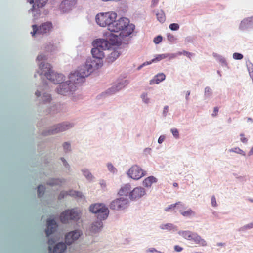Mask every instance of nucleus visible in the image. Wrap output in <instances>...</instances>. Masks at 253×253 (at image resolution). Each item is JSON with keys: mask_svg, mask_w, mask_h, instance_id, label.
I'll list each match as a JSON object with an SVG mask.
<instances>
[{"mask_svg": "<svg viewBox=\"0 0 253 253\" xmlns=\"http://www.w3.org/2000/svg\"><path fill=\"white\" fill-rule=\"evenodd\" d=\"M72 127V125L70 123H63L58 124L54 126V128L50 130L45 135L54 134L60 132L68 130Z\"/></svg>", "mask_w": 253, "mask_h": 253, "instance_id": "f8f14e48", "label": "nucleus"}, {"mask_svg": "<svg viewBox=\"0 0 253 253\" xmlns=\"http://www.w3.org/2000/svg\"><path fill=\"white\" fill-rule=\"evenodd\" d=\"M180 204H181L180 202H178L175 204H171V205H169L168 207L165 208V211H169L170 210L174 209L177 206L180 205Z\"/></svg>", "mask_w": 253, "mask_h": 253, "instance_id": "473e14b6", "label": "nucleus"}, {"mask_svg": "<svg viewBox=\"0 0 253 253\" xmlns=\"http://www.w3.org/2000/svg\"><path fill=\"white\" fill-rule=\"evenodd\" d=\"M81 212L75 209L67 210L63 212L60 215V221L63 223H67L70 220H77L80 219Z\"/></svg>", "mask_w": 253, "mask_h": 253, "instance_id": "0eeeda50", "label": "nucleus"}, {"mask_svg": "<svg viewBox=\"0 0 253 253\" xmlns=\"http://www.w3.org/2000/svg\"><path fill=\"white\" fill-rule=\"evenodd\" d=\"M159 0H153L152 1L153 2V4H157Z\"/></svg>", "mask_w": 253, "mask_h": 253, "instance_id": "69168bd1", "label": "nucleus"}, {"mask_svg": "<svg viewBox=\"0 0 253 253\" xmlns=\"http://www.w3.org/2000/svg\"><path fill=\"white\" fill-rule=\"evenodd\" d=\"M103 224L101 221H97L94 222L91 227V231L92 232H97L102 227Z\"/></svg>", "mask_w": 253, "mask_h": 253, "instance_id": "bb28decb", "label": "nucleus"}, {"mask_svg": "<svg viewBox=\"0 0 253 253\" xmlns=\"http://www.w3.org/2000/svg\"><path fill=\"white\" fill-rule=\"evenodd\" d=\"M180 234L185 239L191 241L199 246H206L207 245L206 241L196 233L183 231Z\"/></svg>", "mask_w": 253, "mask_h": 253, "instance_id": "6e6552de", "label": "nucleus"}, {"mask_svg": "<svg viewBox=\"0 0 253 253\" xmlns=\"http://www.w3.org/2000/svg\"><path fill=\"white\" fill-rule=\"evenodd\" d=\"M131 185L130 184H126L121 187L120 189L118 192V194L120 196H126L130 193Z\"/></svg>", "mask_w": 253, "mask_h": 253, "instance_id": "aec40b11", "label": "nucleus"}, {"mask_svg": "<svg viewBox=\"0 0 253 253\" xmlns=\"http://www.w3.org/2000/svg\"><path fill=\"white\" fill-rule=\"evenodd\" d=\"M92 72V65L88 63L81 67L79 71L77 72L71 74L70 75L69 79L71 81H73L76 84H79L83 81L84 78L90 75Z\"/></svg>", "mask_w": 253, "mask_h": 253, "instance_id": "20e7f679", "label": "nucleus"}, {"mask_svg": "<svg viewBox=\"0 0 253 253\" xmlns=\"http://www.w3.org/2000/svg\"><path fill=\"white\" fill-rule=\"evenodd\" d=\"M70 2H71V5H75L76 3V0H70Z\"/></svg>", "mask_w": 253, "mask_h": 253, "instance_id": "052dcab7", "label": "nucleus"}, {"mask_svg": "<svg viewBox=\"0 0 253 253\" xmlns=\"http://www.w3.org/2000/svg\"><path fill=\"white\" fill-rule=\"evenodd\" d=\"M43 58V56L42 55H39L37 56V59L39 61L42 60Z\"/></svg>", "mask_w": 253, "mask_h": 253, "instance_id": "bf43d9fd", "label": "nucleus"}, {"mask_svg": "<svg viewBox=\"0 0 253 253\" xmlns=\"http://www.w3.org/2000/svg\"><path fill=\"white\" fill-rule=\"evenodd\" d=\"M103 51L100 48L96 47L92 49L91 53L94 58L100 60L102 59L104 56Z\"/></svg>", "mask_w": 253, "mask_h": 253, "instance_id": "412c9836", "label": "nucleus"}, {"mask_svg": "<svg viewBox=\"0 0 253 253\" xmlns=\"http://www.w3.org/2000/svg\"><path fill=\"white\" fill-rule=\"evenodd\" d=\"M157 181V178L154 176H151L146 178L143 181V185L146 187H150L153 183Z\"/></svg>", "mask_w": 253, "mask_h": 253, "instance_id": "b1692460", "label": "nucleus"}, {"mask_svg": "<svg viewBox=\"0 0 253 253\" xmlns=\"http://www.w3.org/2000/svg\"><path fill=\"white\" fill-rule=\"evenodd\" d=\"M153 62H152V60H151L150 61L145 62L143 63V64L142 65H141L140 67L139 68L140 69L141 67H142L143 66H146V65H150V64H151Z\"/></svg>", "mask_w": 253, "mask_h": 253, "instance_id": "864d4df0", "label": "nucleus"}, {"mask_svg": "<svg viewBox=\"0 0 253 253\" xmlns=\"http://www.w3.org/2000/svg\"><path fill=\"white\" fill-rule=\"evenodd\" d=\"M165 139V137L164 136H160L158 139V143H162Z\"/></svg>", "mask_w": 253, "mask_h": 253, "instance_id": "13d9d810", "label": "nucleus"}, {"mask_svg": "<svg viewBox=\"0 0 253 253\" xmlns=\"http://www.w3.org/2000/svg\"><path fill=\"white\" fill-rule=\"evenodd\" d=\"M141 98H142L143 101L146 103H148L149 101V99L147 96V94L146 93H143L141 95Z\"/></svg>", "mask_w": 253, "mask_h": 253, "instance_id": "a19ab883", "label": "nucleus"}, {"mask_svg": "<svg viewBox=\"0 0 253 253\" xmlns=\"http://www.w3.org/2000/svg\"><path fill=\"white\" fill-rule=\"evenodd\" d=\"M169 27L170 30L173 31H176L179 29V26L177 23H172L169 25Z\"/></svg>", "mask_w": 253, "mask_h": 253, "instance_id": "4c0bfd02", "label": "nucleus"}, {"mask_svg": "<svg viewBox=\"0 0 253 253\" xmlns=\"http://www.w3.org/2000/svg\"><path fill=\"white\" fill-rule=\"evenodd\" d=\"M128 204V201L126 198H117L111 202L110 208L115 210H123L127 207Z\"/></svg>", "mask_w": 253, "mask_h": 253, "instance_id": "9b49d317", "label": "nucleus"}, {"mask_svg": "<svg viewBox=\"0 0 253 253\" xmlns=\"http://www.w3.org/2000/svg\"><path fill=\"white\" fill-rule=\"evenodd\" d=\"M166 78V76L163 73H159L156 75L153 79L150 81V84L151 85L158 84L160 82L164 81Z\"/></svg>", "mask_w": 253, "mask_h": 253, "instance_id": "4be33fe9", "label": "nucleus"}, {"mask_svg": "<svg viewBox=\"0 0 253 253\" xmlns=\"http://www.w3.org/2000/svg\"><path fill=\"white\" fill-rule=\"evenodd\" d=\"M63 147L65 152H67L68 150H70V144L68 142H65L63 144Z\"/></svg>", "mask_w": 253, "mask_h": 253, "instance_id": "37998d69", "label": "nucleus"}, {"mask_svg": "<svg viewBox=\"0 0 253 253\" xmlns=\"http://www.w3.org/2000/svg\"><path fill=\"white\" fill-rule=\"evenodd\" d=\"M57 225L53 219L48 220L47 221V228L45 233L47 237L53 233L56 230Z\"/></svg>", "mask_w": 253, "mask_h": 253, "instance_id": "dca6fc26", "label": "nucleus"}, {"mask_svg": "<svg viewBox=\"0 0 253 253\" xmlns=\"http://www.w3.org/2000/svg\"><path fill=\"white\" fill-rule=\"evenodd\" d=\"M81 236L80 231L76 230L68 233L65 236V242L67 245H70L74 241L77 240Z\"/></svg>", "mask_w": 253, "mask_h": 253, "instance_id": "4468645a", "label": "nucleus"}, {"mask_svg": "<svg viewBox=\"0 0 253 253\" xmlns=\"http://www.w3.org/2000/svg\"><path fill=\"white\" fill-rule=\"evenodd\" d=\"M234 59L237 60H241L243 58V56L242 54L239 53H234L233 55Z\"/></svg>", "mask_w": 253, "mask_h": 253, "instance_id": "58836bf2", "label": "nucleus"}, {"mask_svg": "<svg viewBox=\"0 0 253 253\" xmlns=\"http://www.w3.org/2000/svg\"><path fill=\"white\" fill-rule=\"evenodd\" d=\"M156 16L157 19L160 22H163L165 21V15L163 11H161L157 13Z\"/></svg>", "mask_w": 253, "mask_h": 253, "instance_id": "c756f323", "label": "nucleus"}, {"mask_svg": "<svg viewBox=\"0 0 253 253\" xmlns=\"http://www.w3.org/2000/svg\"><path fill=\"white\" fill-rule=\"evenodd\" d=\"M171 132H172L173 135L176 137L178 138L179 136V132L176 128H172L171 129Z\"/></svg>", "mask_w": 253, "mask_h": 253, "instance_id": "79ce46f5", "label": "nucleus"}, {"mask_svg": "<svg viewBox=\"0 0 253 253\" xmlns=\"http://www.w3.org/2000/svg\"><path fill=\"white\" fill-rule=\"evenodd\" d=\"M127 174L132 179L138 180L146 175V172L138 166L133 165L129 169Z\"/></svg>", "mask_w": 253, "mask_h": 253, "instance_id": "9d476101", "label": "nucleus"}, {"mask_svg": "<svg viewBox=\"0 0 253 253\" xmlns=\"http://www.w3.org/2000/svg\"><path fill=\"white\" fill-rule=\"evenodd\" d=\"M218 112V108L217 107H215L214 108L213 113L212 114V116H216Z\"/></svg>", "mask_w": 253, "mask_h": 253, "instance_id": "603ef678", "label": "nucleus"}, {"mask_svg": "<svg viewBox=\"0 0 253 253\" xmlns=\"http://www.w3.org/2000/svg\"><path fill=\"white\" fill-rule=\"evenodd\" d=\"M162 40V37L161 36H158L154 39V42L156 44H158L161 42Z\"/></svg>", "mask_w": 253, "mask_h": 253, "instance_id": "ea45409f", "label": "nucleus"}, {"mask_svg": "<svg viewBox=\"0 0 253 253\" xmlns=\"http://www.w3.org/2000/svg\"><path fill=\"white\" fill-rule=\"evenodd\" d=\"M168 108H169V107L168 106H166L164 108L163 114L165 116L166 115L167 113L168 112Z\"/></svg>", "mask_w": 253, "mask_h": 253, "instance_id": "4d7b16f0", "label": "nucleus"}, {"mask_svg": "<svg viewBox=\"0 0 253 253\" xmlns=\"http://www.w3.org/2000/svg\"><path fill=\"white\" fill-rule=\"evenodd\" d=\"M120 55V52L118 50H114L109 55L107 58L108 63L112 62Z\"/></svg>", "mask_w": 253, "mask_h": 253, "instance_id": "a878e982", "label": "nucleus"}, {"mask_svg": "<svg viewBox=\"0 0 253 253\" xmlns=\"http://www.w3.org/2000/svg\"><path fill=\"white\" fill-rule=\"evenodd\" d=\"M35 94H36V95L37 96L39 97V96H40L41 93H40V91H36V92Z\"/></svg>", "mask_w": 253, "mask_h": 253, "instance_id": "e2e57ef3", "label": "nucleus"}, {"mask_svg": "<svg viewBox=\"0 0 253 253\" xmlns=\"http://www.w3.org/2000/svg\"><path fill=\"white\" fill-rule=\"evenodd\" d=\"M66 249V245L62 242L58 243L54 248L53 253H63Z\"/></svg>", "mask_w": 253, "mask_h": 253, "instance_id": "5701e85b", "label": "nucleus"}, {"mask_svg": "<svg viewBox=\"0 0 253 253\" xmlns=\"http://www.w3.org/2000/svg\"><path fill=\"white\" fill-rule=\"evenodd\" d=\"M161 228L162 229H167L169 230H170L173 229V225L171 223H167L166 224L162 225Z\"/></svg>", "mask_w": 253, "mask_h": 253, "instance_id": "72a5a7b5", "label": "nucleus"}, {"mask_svg": "<svg viewBox=\"0 0 253 253\" xmlns=\"http://www.w3.org/2000/svg\"><path fill=\"white\" fill-rule=\"evenodd\" d=\"M96 47L100 48L102 50L108 49L110 47V43L107 40L104 39H98L95 42Z\"/></svg>", "mask_w": 253, "mask_h": 253, "instance_id": "a211bd4d", "label": "nucleus"}, {"mask_svg": "<svg viewBox=\"0 0 253 253\" xmlns=\"http://www.w3.org/2000/svg\"><path fill=\"white\" fill-rule=\"evenodd\" d=\"M33 31L31 34L33 36L35 35H44L49 34L53 29V24L51 22L42 23L40 26L33 25L32 26Z\"/></svg>", "mask_w": 253, "mask_h": 253, "instance_id": "423d86ee", "label": "nucleus"}, {"mask_svg": "<svg viewBox=\"0 0 253 253\" xmlns=\"http://www.w3.org/2000/svg\"><path fill=\"white\" fill-rule=\"evenodd\" d=\"M107 167L109 170L112 172H115L116 171V169L113 167L111 164H108Z\"/></svg>", "mask_w": 253, "mask_h": 253, "instance_id": "49530a36", "label": "nucleus"}, {"mask_svg": "<svg viewBox=\"0 0 253 253\" xmlns=\"http://www.w3.org/2000/svg\"><path fill=\"white\" fill-rule=\"evenodd\" d=\"M175 56L173 54H170L169 53H165L162 54L157 55L156 57L152 59V62H156L161 61V60L169 58L171 59L175 57Z\"/></svg>", "mask_w": 253, "mask_h": 253, "instance_id": "393cba45", "label": "nucleus"}, {"mask_svg": "<svg viewBox=\"0 0 253 253\" xmlns=\"http://www.w3.org/2000/svg\"><path fill=\"white\" fill-rule=\"evenodd\" d=\"M117 14L112 11L101 12L98 13L95 16V20L98 25L101 27H107L109 31L110 25L116 19Z\"/></svg>", "mask_w": 253, "mask_h": 253, "instance_id": "7ed1b4c3", "label": "nucleus"}, {"mask_svg": "<svg viewBox=\"0 0 253 253\" xmlns=\"http://www.w3.org/2000/svg\"><path fill=\"white\" fill-rule=\"evenodd\" d=\"M42 100L44 103L50 102L51 100L50 95L48 94L43 95Z\"/></svg>", "mask_w": 253, "mask_h": 253, "instance_id": "e433bc0d", "label": "nucleus"}, {"mask_svg": "<svg viewBox=\"0 0 253 253\" xmlns=\"http://www.w3.org/2000/svg\"><path fill=\"white\" fill-rule=\"evenodd\" d=\"M173 185L175 187L178 186V184L177 183H174Z\"/></svg>", "mask_w": 253, "mask_h": 253, "instance_id": "774afa93", "label": "nucleus"}, {"mask_svg": "<svg viewBox=\"0 0 253 253\" xmlns=\"http://www.w3.org/2000/svg\"><path fill=\"white\" fill-rule=\"evenodd\" d=\"M40 68L42 70L40 74L44 75L46 78L55 84H60L63 80V75L55 73L51 69V66L47 63H41Z\"/></svg>", "mask_w": 253, "mask_h": 253, "instance_id": "f03ea898", "label": "nucleus"}, {"mask_svg": "<svg viewBox=\"0 0 253 253\" xmlns=\"http://www.w3.org/2000/svg\"><path fill=\"white\" fill-rule=\"evenodd\" d=\"M177 55H184L186 56H187L189 59H191L192 56H194L195 54L193 53L189 52L185 50H183L181 52H179L177 53Z\"/></svg>", "mask_w": 253, "mask_h": 253, "instance_id": "c85d7f7f", "label": "nucleus"}, {"mask_svg": "<svg viewBox=\"0 0 253 253\" xmlns=\"http://www.w3.org/2000/svg\"><path fill=\"white\" fill-rule=\"evenodd\" d=\"M157 250H156L154 248H149L147 250L148 252H151V253H156Z\"/></svg>", "mask_w": 253, "mask_h": 253, "instance_id": "6e6d98bb", "label": "nucleus"}, {"mask_svg": "<svg viewBox=\"0 0 253 253\" xmlns=\"http://www.w3.org/2000/svg\"><path fill=\"white\" fill-rule=\"evenodd\" d=\"M63 181L60 179H51L49 182L47 183L48 184L50 185H60Z\"/></svg>", "mask_w": 253, "mask_h": 253, "instance_id": "7c9ffc66", "label": "nucleus"}, {"mask_svg": "<svg viewBox=\"0 0 253 253\" xmlns=\"http://www.w3.org/2000/svg\"><path fill=\"white\" fill-rule=\"evenodd\" d=\"M190 92L188 91H187V93H186V99H188V97L189 96V95H190Z\"/></svg>", "mask_w": 253, "mask_h": 253, "instance_id": "0e129e2a", "label": "nucleus"}, {"mask_svg": "<svg viewBox=\"0 0 253 253\" xmlns=\"http://www.w3.org/2000/svg\"><path fill=\"white\" fill-rule=\"evenodd\" d=\"M250 154H253V146L252 147V148L250 151Z\"/></svg>", "mask_w": 253, "mask_h": 253, "instance_id": "338daca9", "label": "nucleus"}, {"mask_svg": "<svg viewBox=\"0 0 253 253\" xmlns=\"http://www.w3.org/2000/svg\"><path fill=\"white\" fill-rule=\"evenodd\" d=\"M46 49L47 50L52 51L55 49V46L53 44L50 43L49 45H47Z\"/></svg>", "mask_w": 253, "mask_h": 253, "instance_id": "c03bdc74", "label": "nucleus"}, {"mask_svg": "<svg viewBox=\"0 0 253 253\" xmlns=\"http://www.w3.org/2000/svg\"><path fill=\"white\" fill-rule=\"evenodd\" d=\"M84 175L86 177L88 180H91L92 178V174L89 172L88 170H83Z\"/></svg>", "mask_w": 253, "mask_h": 253, "instance_id": "f704fd0d", "label": "nucleus"}, {"mask_svg": "<svg viewBox=\"0 0 253 253\" xmlns=\"http://www.w3.org/2000/svg\"><path fill=\"white\" fill-rule=\"evenodd\" d=\"M61 160L64 164V165H65V166H66V165H67V162L66 161V160L64 159V158H61Z\"/></svg>", "mask_w": 253, "mask_h": 253, "instance_id": "680f3d73", "label": "nucleus"}, {"mask_svg": "<svg viewBox=\"0 0 253 253\" xmlns=\"http://www.w3.org/2000/svg\"><path fill=\"white\" fill-rule=\"evenodd\" d=\"M127 84V82L126 81H124L123 83H118L116 86H112L110 88H109L107 93L109 94H112L116 93L117 91L124 88L126 85Z\"/></svg>", "mask_w": 253, "mask_h": 253, "instance_id": "6ab92c4d", "label": "nucleus"}, {"mask_svg": "<svg viewBox=\"0 0 253 253\" xmlns=\"http://www.w3.org/2000/svg\"><path fill=\"white\" fill-rule=\"evenodd\" d=\"M205 92L206 94L210 95L211 93V89L210 87H207L205 88Z\"/></svg>", "mask_w": 253, "mask_h": 253, "instance_id": "8fccbe9b", "label": "nucleus"}, {"mask_svg": "<svg viewBox=\"0 0 253 253\" xmlns=\"http://www.w3.org/2000/svg\"><path fill=\"white\" fill-rule=\"evenodd\" d=\"M174 250L175 251L179 252H181L183 250V248L178 245H176L174 246Z\"/></svg>", "mask_w": 253, "mask_h": 253, "instance_id": "3c124183", "label": "nucleus"}, {"mask_svg": "<svg viewBox=\"0 0 253 253\" xmlns=\"http://www.w3.org/2000/svg\"><path fill=\"white\" fill-rule=\"evenodd\" d=\"M90 212L96 214L97 218L100 220L106 219L108 216L109 211L105 205L102 203H95L89 207Z\"/></svg>", "mask_w": 253, "mask_h": 253, "instance_id": "39448f33", "label": "nucleus"}, {"mask_svg": "<svg viewBox=\"0 0 253 253\" xmlns=\"http://www.w3.org/2000/svg\"><path fill=\"white\" fill-rule=\"evenodd\" d=\"M71 79L66 82H62L60 84L58 87L57 89V92L58 94L66 95L71 91H75L76 84L73 81H71Z\"/></svg>", "mask_w": 253, "mask_h": 253, "instance_id": "1a4fd4ad", "label": "nucleus"}, {"mask_svg": "<svg viewBox=\"0 0 253 253\" xmlns=\"http://www.w3.org/2000/svg\"><path fill=\"white\" fill-rule=\"evenodd\" d=\"M241 136V141L244 143H246L247 142L248 139L244 137V135L243 134H240Z\"/></svg>", "mask_w": 253, "mask_h": 253, "instance_id": "09e8293b", "label": "nucleus"}, {"mask_svg": "<svg viewBox=\"0 0 253 253\" xmlns=\"http://www.w3.org/2000/svg\"><path fill=\"white\" fill-rule=\"evenodd\" d=\"M134 28L135 26L132 24H129V20L128 18L122 17L117 20H115L109 26L110 32L117 33L113 35L115 40L113 43L115 44L118 42L119 36L122 38L128 36L133 32ZM119 39L120 40V38Z\"/></svg>", "mask_w": 253, "mask_h": 253, "instance_id": "f257e3e1", "label": "nucleus"}, {"mask_svg": "<svg viewBox=\"0 0 253 253\" xmlns=\"http://www.w3.org/2000/svg\"><path fill=\"white\" fill-rule=\"evenodd\" d=\"M181 214L185 217H188L190 216L195 215V212L191 209H188L187 211H183L182 210L179 211Z\"/></svg>", "mask_w": 253, "mask_h": 253, "instance_id": "cd10ccee", "label": "nucleus"}, {"mask_svg": "<svg viewBox=\"0 0 253 253\" xmlns=\"http://www.w3.org/2000/svg\"><path fill=\"white\" fill-rule=\"evenodd\" d=\"M211 204L212 206L213 207H216L217 206V203L216 201V198L214 196H212L211 197Z\"/></svg>", "mask_w": 253, "mask_h": 253, "instance_id": "de8ad7c7", "label": "nucleus"}, {"mask_svg": "<svg viewBox=\"0 0 253 253\" xmlns=\"http://www.w3.org/2000/svg\"><path fill=\"white\" fill-rule=\"evenodd\" d=\"M55 242V241L54 240H53L52 238H51V239H49V240H48V244H49V252L50 253H51V246Z\"/></svg>", "mask_w": 253, "mask_h": 253, "instance_id": "a18cd8bd", "label": "nucleus"}, {"mask_svg": "<svg viewBox=\"0 0 253 253\" xmlns=\"http://www.w3.org/2000/svg\"><path fill=\"white\" fill-rule=\"evenodd\" d=\"M45 189V188L43 185H39L38 187V194L39 197L43 196Z\"/></svg>", "mask_w": 253, "mask_h": 253, "instance_id": "2f4dec72", "label": "nucleus"}, {"mask_svg": "<svg viewBox=\"0 0 253 253\" xmlns=\"http://www.w3.org/2000/svg\"><path fill=\"white\" fill-rule=\"evenodd\" d=\"M48 0H36L31 9L32 11L34 13V16L40 14L39 9L44 7L47 3Z\"/></svg>", "mask_w": 253, "mask_h": 253, "instance_id": "2eb2a0df", "label": "nucleus"}, {"mask_svg": "<svg viewBox=\"0 0 253 253\" xmlns=\"http://www.w3.org/2000/svg\"><path fill=\"white\" fill-rule=\"evenodd\" d=\"M70 195L73 197H78V198H82L83 195L82 193L79 191H76L74 190H70L68 192L62 191L61 192L59 195V199H61L63 198L65 196L67 195Z\"/></svg>", "mask_w": 253, "mask_h": 253, "instance_id": "f3484780", "label": "nucleus"}, {"mask_svg": "<svg viewBox=\"0 0 253 253\" xmlns=\"http://www.w3.org/2000/svg\"><path fill=\"white\" fill-rule=\"evenodd\" d=\"M146 193L145 190L142 187H137L135 188L129 193V198L132 200L138 199Z\"/></svg>", "mask_w": 253, "mask_h": 253, "instance_id": "ddd939ff", "label": "nucleus"}, {"mask_svg": "<svg viewBox=\"0 0 253 253\" xmlns=\"http://www.w3.org/2000/svg\"><path fill=\"white\" fill-rule=\"evenodd\" d=\"M230 151L235 152V153H238L240 154H242L243 155H245V152L242 150L240 149L239 148H233V149L230 150Z\"/></svg>", "mask_w": 253, "mask_h": 253, "instance_id": "c9c22d12", "label": "nucleus"}, {"mask_svg": "<svg viewBox=\"0 0 253 253\" xmlns=\"http://www.w3.org/2000/svg\"><path fill=\"white\" fill-rule=\"evenodd\" d=\"M244 228L246 229H250L253 228V222L245 225L244 226Z\"/></svg>", "mask_w": 253, "mask_h": 253, "instance_id": "5fc2aeb1", "label": "nucleus"}]
</instances>
